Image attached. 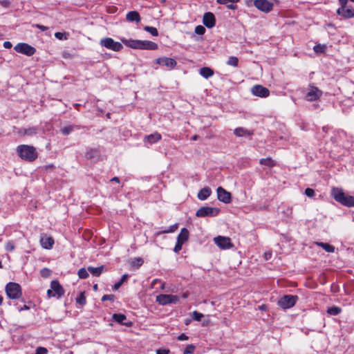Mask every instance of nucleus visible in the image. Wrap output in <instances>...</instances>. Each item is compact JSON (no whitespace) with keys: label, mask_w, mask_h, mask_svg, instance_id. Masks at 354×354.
<instances>
[{"label":"nucleus","mask_w":354,"mask_h":354,"mask_svg":"<svg viewBox=\"0 0 354 354\" xmlns=\"http://www.w3.org/2000/svg\"><path fill=\"white\" fill-rule=\"evenodd\" d=\"M331 195L337 202L342 205L349 207H354V197L346 195L342 189L333 187L331 189Z\"/></svg>","instance_id":"f257e3e1"},{"label":"nucleus","mask_w":354,"mask_h":354,"mask_svg":"<svg viewBox=\"0 0 354 354\" xmlns=\"http://www.w3.org/2000/svg\"><path fill=\"white\" fill-rule=\"evenodd\" d=\"M122 41L126 46L134 49L156 50L158 48L157 44L151 41L122 39Z\"/></svg>","instance_id":"f03ea898"},{"label":"nucleus","mask_w":354,"mask_h":354,"mask_svg":"<svg viewBox=\"0 0 354 354\" xmlns=\"http://www.w3.org/2000/svg\"><path fill=\"white\" fill-rule=\"evenodd\" d=\"M17 152L21 158L28 162L34 161L38 156L35 147L27 145L18 146Z\"/></svg>","instance_id":"7ed1b4c3"},{"label":"nucleus","mask_w":354,"mask_h":354,"mask_svg":"<svg viewBox=\"0 0 354 354\" xmlns=\"http://www.w3.org/2000/svg\"><path fill=\"white\" fill-rule=\"evenodd\" d=\"M5 290L7 296L11 299H17L22 295L20 285L14 282H9L6 286Z\"/></svg>","instance_id":"20e7f679"},{"label":"nucleus","mask_w":354,"mask_h":354,"mask_svg":"<svg viewBox=\"0 0 354 354\" xmlns=\"http://www.w3.org/2000/svg\"><path fill=\"white\" fill-rule=\"evenodd\" d=\"M297 299L296 295H284L278 301V305L283 309H288L295 305Z\"/></svg>","instance_id":"39448f33"},{"label":"nucleus","mask_w":354,"mask_h":354,"mask_svg":"<svg viewBox=\"0 0 354 354\" xmlns=\"http://www.w3.org/2000/svg\"><path fill=\"white\" fill-rule=\"evenodd\" d=\"M156 301L160 305L166 306L177 303L179 301V297L178 295L160 294L156 297Z\"/></svg>","instance_id":"423d86ee"},{"label":"nucleus","mask_w":354,"mask_h":354,"mask_svg":"<svg viewBox=\"0 0 354 354\" xmlns=\"http://www.w3.org/2000/svg\"><path fill=\"white\" fill-rule=\"evenodd\" d=\"M100 44L107 49L112 50L116 52L121 50L123 48L122 44L118 41H115L111 37H106L100 40Z\"/></svg>","instance_id":"0eeeda50"},{"label":"nucleus","mask_w":354,"mask_h":354,"mask_svg":"<svg viewBox=\"0 0 354 354\" xmlns=\"http://www.w3.org/2000/svg\"><path fill=\"white\" fill-rule=\"evenodd\" d=\"M219 212L220 209L218 208L203 206L197 210L196 216L198 217H213L216 216Z\"/></svg>","instance_id":"6e6552de"},{"label":"nucleus","mask_w":354,"mask_h":354,"mask_svg":"<svg viewBox=\"0 0 354 354\" xmlns=\"http://www.w3.org/2000/svg\"><path fill=\"white\" fill-rule=\"evenodd\" d=\"M15 50L19 53L31 56L35 54L36 50L34 47L26 43H19L15 46Z\"/></svg>","instance_id":"1a4fd4ad"},{"label":"nucleus","mask_w":354,"mask_h":354,"mask_svg":"<svg viewBox=\"0 0 354 354\" xmlns=\"http://www.w3.org/2000/svg\"><path fill=\"white\" fill-rule=\"evenodd\" d=\"M214 242L222 250L230 249L233 247V244L229 237L218 236L214 238Z\"/></svg>","instance_id":"9d476101"},{"label":"nucleus","mask_w":354,"mask_h":354,"mask_svg":"<svg viewBox=\"0 0 354 354\" xmlns=\"http://www.w3.org/2000/svg\"><path fill=\"white\" fill-rule=\"evenodd\" d=\"M254 5L263 12H269L273 9V3L268 0H254Z\"/></svg>","instance_id":"9b49d317"},{"label":"nucleus","mask_w":354,"mask_h":354,"mask_svg":"<svg viewBox=\"0 0 354 354\" xmlns=\"http://www.w3.org/2000/svg\"><path fill=\"white\" fill-rule=\"evenodd\" d=\"M251 92L254 95L260 97H266L270 95L269 90L260 84L253 86L251 88Z\"/></svg>","instance_id":"f8f14e48"},{"label":"nucleus","mask_w":354,"mask_h":354,"mask_svg":"<svg viewBox=\"0 0 354 354\" xmlns=\"http://www.w3.org/2000/svg\"><path fill=\"white\" fill-rule=\"evenodd\" d=\"M217 197H218V199L225 203V204H228L231 202L232 201V196H231V194L226 191L225 189H223V187H218L217 188Z\"/></svg>","instance_id":"ddd939ff"},{"label":"nucleus","mask_w":354,"mask_h":354,"mask_svg":"<svg viewBox=\"0 0 354 354\" xmlns=\"http://www.w3.org/2000/svg\"><path fill=\"white\" fill-rule=\"evenodd\" d=\"M322 95V91L315 86H311L306 95L308 101L313 102L319 99Z\"/></svg>","instance_id":"4468645a"},{"label":"nucleus","mask_w":354,"mask_h":354,"mask_svg":"<svg viewBox=\"0 0 354 354\" xmlns=\"http://www.w3.org/2000/svg\"><path fill=\"white\" fill-rule=\"evenodd\" d=\"M156 63L159 65L165 66L169 68H174L176 65V61L174 59L166 57L156 59Z\"/></svg>","instance_id":"2eb2a0df"},{"label":"nucleus","mask_w":354,"mask_h":354,"mask_svg":"<svg viewBox=\"0 0 354 354\" xmlns=\"http://www.w3.org/2000/svg\"><path fill=\"white\" fill-rule=\"evenodd\" d=\"M203 23L208 28H213L216 24L214 14L210 12H205L203 17Z\"/></svg>","instance_id":"dca6fc26"},{"label":"nucleus","mask_w":354,"mask_h":354,"mask_svg":"<svg viewBox=\"0 0 354 354\" xmlns=\"http://www.w3.org/2000/svg\"><path fill=\"white\" fill-rule=\"evenodd\" d=\"M50 288L54 292V295L58 298L61 297L64 294V290L62 286L57 281H52L50 283Z\"/></svg>","instance_id":"f3484780"},{"label":"nucleus","mask_w":354,"mask_h":354,"mask_svg":"<svg viewBox=\"0 0 354 354\" xmlns=\"http://www.w3.org/2000/svg\"><path fill=\"white\" fill-rule=\"evenodd\" d=\"M337 12L339 15L342 16L346 19H349L354 17V9L346 7L339 8L337 9Z\"/></svg>","instance_id":"a211bd4d"},{"label":"nucleus","mask_w":354,"mask_h":354,"mask_svg":"<svg viewBox=\"0 0 354 354\" xmlns=\"http://www.w3.org/2000/svg\"><path fill=\"white\" fill-rule=\"evenodd\" d=\"M41 245L47 250H50L54 245V239L51 236H44L40 239Z\"/></svg>","instance_id":"6ab92c4d"},{"label":"nucleus","mask_w":354,"mask_h":354,"mask_svg":"<svg viewBox=\"0 0 354 354\" xmlns=\"http://www.w3.org/2000/svg\"><path fill=\"white\" fill-rule=\"evenodd\" d=\"M161 138V135L159 133L156 132L154 133L146 136L144 138V141L148 142L149 144L152 145L159 141Z\"/></svg>","instance_id":"aec40b11"},{"label":"nucleus","mask_w":354,"mask_h":354,"mask_svg":"<svg viewBox=\"0 0 354 354\" xmlns=\"http://www.w3.org/2000/svg\"><path fill=\"white\" fill-rule=\"evenodd\" d=\"M126 19L129 22L138 23L140 21V16L137 11H130L126 15Z\"/></svg>","instance_id":"412c9836"},{"label":"nucleus","mask_w":354,"mask_h":354,"mask_svg":"<svg viewBox=\"0 0 354 354\" xmlns=\"http://www.w3.org/2000/svg\"><path fill=\"white\" fill-rule=\"evenodd\" d=\"M113 319L119 323V324H122L123 325H125L127 326H129L131 325V322H124V320L127 319V317L124 315L123 314H117V313H115L113 315Z\"/></svg>","instance_id":"4be33fe9"},{"label":"nucleus","mask_w":354,"mask_h":354,"mask_svg":"<svg viewBox=\"0 0 354 354\" xmlns=\"http://www.w3.org/2000/svg\"><path fill=\"white\" fill-rule=\"evenodd\" d=\"M211 193V189L208 187H205L199 191L198 198L201 201H205L210 196Z\"/></svg>","instance_id":"5701e85b"},{"label":"nucleus","mask_w":354,"mask_h":354,"mask_svg":"<svg viewBox=\"0 0 354 354\" xmlns=\"http://www.w3.org/2000/svg\"><path fill=\"white\" fill-rule=\"evenodd\" d=\"M234 133L238 137L250 136L253 134L252 131L243 127L236 128L234 130Z\"/></svg>","instance_id":"b1692460"},{"label":"nucleus","mask_w":354,"mask_h":354,"mask_svg":"<svg viewBox=\"0 0 354 354\" xmlns=\"http://www.w3.org/2000/svg\"><path fill=\"white\" fill-rule=\"evenodd\" d=\"M189 238V231L186 228H183L180 230V234L177 237V241L182 243H184L188 240Z\"/></svg>","instance_id":"393cba45"},{"label":"nucleus","mask_w":354,"mask_h":354,"mask_svg":"<svg viewBox=\"0 0 354 354\" xmlns=\"http://www.w3.org/2000/svg\"><path fill=\"white\" fill-rule=\"evenodd\" d=\"M199 73L205 79H208L214 75V71L209 67H203L200 69Z\"/></svg>","instance_id":"a878e982"},{"label":"nucleus","mask_w":354,"mask_h":354,"mask_svg":"<svg viewBox=\"0 0 354 354\" xmlns=\"http://www.w3.org/2000/svg\"><path fill=\"white\" fill-rule=\"evenodd\" d=\"M104 270V266L94 268L89 266L88 267V271L94 277H99Z\"/></svg>","instance_id":"bb28decb"},{"label":"nucleus","mask_w":354,"mask_h":354,"mask_svg":"<svg viewBox=\"0 0 354 354\" xmlns=\"http://www.w3.org/2000/svg\"><path fill=\"white\" fill-rule=\"evenodd\" d=\"M80 127L77 125H68L66 127H64L60 129L61 133L64 135L67 136L70 134L71 132H73L75 129H79Z\"/></svg>","instance_id":"cd10ccee"},{"label":"nucleus","mask_w":354,"mask_h":354,"mask_svg":"<svg viewBox=\"0 0 354 354\" xmlns=\"http://www.w3.org/2000/svg\"><path fill=\"white\" fill-rule=\"evenodd\" d=\"M38 128L36 127H32L27 129H23L20 130V133H23V135L26 136H33L37 133Z\"/></svg>","instance_id":"c85d7f7f"},{"label":"nucleus","mask_w":354,"mask_h":354,"mask_svg":"<svg viewBox=\"0 0 354 354\" xmlns=\"http://www.w3.org/2000/svg\"><path fill=\"white\" fill-rule=\"evenodd\" d=\"M316 244L322 248L324 250H326L328 252H335V247L332 245L322 242H317Z\"/></svg>","instance_id":"c756f323"},{"label":"nucleus","mask_w":354,"mask_h":354,"mask_svg":"<svg viewBox=\"0 0 354 354\" xmlns=\"http://www.w3.org/2000/svg\"><path fill=\"white\" fill-rule=\"evenodd\" d=\"M260 164L268 166V167H273L275 165L274 161L270 158H261L259 161Z\"/></svg>","instance_id":"7c9ffc66"},{"label":"nucleus","mask_w":354,"mask_h":354,"mask_svg":"<svg viewBox=\"0 0 354 354\" xmlns=\"http://www.w3.org/2000/svg\"><path fill=\"white\" fill-rule=\"evenodd\" d=\"M342 309L337 306H332L328 308L327 313L331 315H337L340 313Z\"/></svg>","instance_id":"2f4dec72"},{"label":"nucleus","mask_w":354,"mask_h":354,"mask_svg":"<svg viewBox=\"0 0 354 354\" xmlns=\"http://www.w3.org/2000/svg\"><path fill=\"white\" fill-rule=\"evenodd\" d=\"M128 274L122 275L120 280L115 283L113 286V290H118L122 286V284L128 279Z\"/></svg>","instance_id":"473e14b6"},{"label":"nucleus","mask_w":354,"mask_h":354,"mask_svg":"<svg viewBox=\"0 0 354 354\" xmlns=\"http://www.w3.org/2000/svg\"><path fill=\"white\" fill-rule=\"evenodd\" d=\"M238 62H239L238 58L236 57L232 56V57H229V59L227 62V64L230 66L236 67L238 66Z\"/></svg>","instance_id":"72a5a7b5"},{"label":"nucleus","mask_w":354,"mask_h":354,"mask_svg":"<svg viewBox=\"0 0 354 354\" xmlns=\"http://www.w3.org/2000/svg\"><path fill=\"white\" fill-rule=\"evenodd\" d=\"M88 269L81 268L78 271V276L80 279H86L88 277Z\"/></svg>","instance_id":"f704fd0d"},{"label":"nucleus","mask_w":354,"mask_h":354,"mask_svg":"<svg viewBox=\"0 0 354 354\" xmlns=\"http://www.w3.org/2000/svg\"><path fill=\"white\" fill-rule=\"evenodd\" d=\"M144 30L145 31L151 33L153 36H158V30L156 28H154V27L145 26L144 28Z\"/></svg>","instance_id":"c9c22d12"},{"label":"nucleus","mask_w":354,"mask_h":354,"mask_svg":"<svg viewBox=\"0 0 354 354\" xmlns=\"http://www.w3.org/2000/svg\"><path fill=\"white\" fill-rule=\"evenodd\" d=\"M313 49L315 53H324L325 51V50L326 49V46L318 44V45L315 46Z\"/></svg>","instance_id":"e433bc0d"},{"label":"nucleus","mask_w":354,"mask_h":354,"mask_svg":"<svg viewBox=\"0 0 354 354\" xmlns=\"http://www.w3.org/2000/svg\"><path fill=\"white\" fill-rule=\"evenodd\" d=\"M76 301L80 305H84L86 304V297L83 292H80V295L76 299Z\"/></svg>","instance_id":"4c0bfd02"},{"label":"nucleus","mask_w":354,"mask_h":354,"mask_svg":"<svg viewBox=\"0 0 354 354\" xmlns=\"http://www.w3.org/2000/svg\"><path fill=\"white\" fill-rule=\"evenodd\" d=\"M142 263H143V260L141 258H134L131 261V265L133 266H136L138 268L141 266L142 265Z\"/></svg>","instance_id":"58836bf2"},{"label":"nucleus","mask_w":354,"mask_h":354,"mask_svg":"<svg viewBox=\"0 0 354 354\" xmlns=\"http://www.w3.org/2000/svg\"><path fill=\"white\" fill-rule=\"evenodd\" d=\"M194 349L195 346L193 344H189L185 348L183 354H192L194 353Z\"/></svg>","instance_id":"ea45409f"},{"label":"nucleus","mask_w":354,"mask_h":354,"mask_svg":"<svg viewBox=\"0 0 354 354\" xmlns=\"http://www.w3.org/2000/svg\"><path fill=\"white\" fill-rule=\"evenodd\" d=\"M203 317V315L201 313L197 311H194L192 313V318L196 321H201Z\"/></svg>","instance_id":"a19ab883"},{"label":"nucleus","mask_w":354,"mask_h":354,"mask_svg":"<svg viewBox=\"0 0 354 354\" xmlns=\"http://www.w3.org/2000/svg\"><path fill=\"white\" fill-rule=\"evenodd\" d=\"M15 244L12 241H8L6 245H5V249L6 251H8V252H12L15 250Z\"/></svg>","instance_id":"79ce46f5"},{"label":"nucleus","mask_w":354,"mask_h":354,"mask_svg":"<svg viewBox=\"0 0 354 354\" xmlns=\"http://www.w3.org/2000/svg\"><path fill=\"white\" fill-rule=\"evenodd\" d=\"M205 32V28L203 26L199 25L195 28V32L199 35H203Z\"/></svg>","instance_id":"37998d69"},{"label":"nucleus","mask_w":354,"mask_h":354,"mask_svg":"<svg viewBox=\"0 0 354 354\" xmlns=\"http://www.w3.org/2000/svg\"><path fill=\"white\" fill-rule=\"evenodd\" d=\"M178 227V224H174L173 225H171L168 229L165 230L163 231L164 233H171L175 232Z\"/></svg>","instance_id":"c03bdc74"},{"label":"nucleus","mask_w":354,"mask_h":354,"mask_svg":"<svg viewBox=\"0 0 354 354\" xmlns=\"http://www.w3.org/2000/svg\"><path fill=\"white\" fill-rule=\"evenodd\" d=\"M240 0H216L218 4L226 5L230 3H238Z\"/></svg>","instance_id":"a18cd8bd"},{"label":"nucleus","mask_w":354,"mask_h":354,"mask_svg":"<svg viewBox=\"0 0 354 354\" xmlns=\"http://www.w3.org/2000/svg\"><path fill=\"white\" fill-rule=\"evenodd\" d=\"M50 274H51V271L48 268H43L41 270V275L43 277L47 278L50 275Z\"/></svg>","instance_id":"49530a36"},{"label":"nucleus","mask_w":354,"mask_h":354,"mask_svg":"<svg viewBox=\"0 0 354 354\" xmlns=\"http://www.w3.org/2000/svg\"><path fill=\"white\" fill-rule=\"evenodd\" d=\"M48 350L44 347H38L36 349L35 354H47Z\"/></svg>","instance_id":"de8ad7c7"},{"label":"nucleus","mask_w":354,"mask_h":354,"mask_svg":"<svg viewBox=\"0 0 354 354\" xmlns=\"http://www.w3.org/2000/svg\"><path fill=\"white\" fill-rule=\"evenodd\" d=\"M115 298V296L113 295H103V297H102V301H113Z\"/></svg>","instance_id":"09e8293b"},{"label":"nucleus","mask_w":354,"mask_h":354,"mask_svg":"<svg viewBox=\"0 0 354 354\" xmlns=\"http://www.w3.org/2000/svg\"><path fill=\"white\" fill-rule=\"evenodd\" d=\"M305 194L308 197H313L315 195V191L311 188H306L305 190Z\"/></svg>","instance_id":"8fccbe9b"},{"label":"nucleus","mask_w":354,"mask_h":354,"mask_svg":"<svg viewBox=\"0 0 354 354\" xmlns=\"http://www.w3.org/2000/svg\"><path fill=\"white\" fill-rule=\"evenodd\" d=\"M183 245V243H182L180 242H178L177 241L176 244V245L174 247V252L177 253L180 250H181Z\"/></svg>","instance_id":"3c124183"},{"label":"nucleus","mask_w":354,"mask_h":354,"mask_svg":"<svg viewBox=\"0 0 354 354\" xmlns=\"http://www.w3.org/2000/svg\"><path fill=\"white\" fill-rule=\"evenodd\" d=\"M236 3H227L226 4V7L228 8V9H230V10H235L236 8V5H235Z\"/></svg>","instance_id":"603ef678"},{"label":"nucleus","mask_w":354,"mask_h":354,"mask_svg":"<svg viewBox=\"0 0 354 354\" xmlns=\"http://www.w3.org/2000/svg\"><path fill=\"white\" fill-rule=\"evenodd\" d=\"M178 339L180 341L187 340L188 337L185 333H182L178 337Z\"/></svg>","instance_id":"864d4df0"},{"label":"nucleus","mask_w":354,"mask_h":354,"mask_svg":"<svg viewBox=\"0 0 354 354\" xmlns=\"http://www.w3.org/2000/svg\"><path fill=\"white\" fill-rule=\"evenodd\" d=\"M12 46V44L10 41H6L3 43V47L6 48H11Z\"/></svg>","instance_id":"5fc2aeb1"},{"label":"nucleus","mask_w":354,"mask_h":354,"mask_svg":"<svg viewBox=\"0 0 354 354\" xmlns=\"http://www.w3.org/2000/svg\"><path fill=\"white\" fill-rule=\"evenodd\" d=\"M169 350H166V349H159L156 351V354H168L169 353Z\"/></svg>","instance_id":"6e6d98bb"},{"label":"nucleus","mask_w":354,"mask_h":354,"mask_svg":"<svg viewBox=\"0 0 354 354\" xmlns=\"http://www.w3.org/2000/svg\"><path fill=\"white\" fill-rule=\"evenodd\" d=\"M339 2L341 5V8H344V7H346L348 0H339Z\"/></svg>","instance_id":"4d7b16f0"},{"label":"nucleus","mask_w":354,"mask_h":354,"mask_svg":"<svg viewBox=\"0 0 354 354\" xmlns=\"http://www.w3.org/2000/svg\"><path fill=\"white\" fill-rule=\"evenodd\" d=\"M47 294H48V297H56L55 295H54V292L53 290L50 288L49 290H48L47 291Z\"/></svg>","instance_id":"13d9d810"},{"label":"nucleus","mask_w":354,"mask_h":354,"mask_svg":"<svg viewBox=\"0 0 354 354\" xmlns=\"http://www.w3.org/2000/svg\"><path fill=\"white\" fill-rule=\"evenodd\" d=\"M36 27L38 28L39 29H40L42 31H45V30H46L48 29V27L44 26L43 25H39V24H37Z\"/></svg>","instance_id":"bf43d9fd"},{"label":"nucleus","mask_w":354,"mask_h":354,"mask_svg":"<svg viewBox=\"0 0 354 354\" xmlns=\"http://www.w3.org/2000/svg\"><path fill=\"white\" fill-rule=\"evenodd\" d=\"M55 36L57 38H58V39H61L62 38V33H61V32H56V33L55 34Z\"/></svg>","instance_id":"052dcab7"},{"label":"nucleus","mask_w":354,"mask_h":354,"mask_svg":"<svg viewBox=\"0 0 354 354\" xmlns=\"http://www.w3.org/2000/svg\"><path fill=\"white\" fill-rule=\"evenodd\" d=\"M160 289L162 290H165V282H160Z\"/></svg>","instance_id":"680f3d73"},{"label":"nucleus","mask_w":354,"mask_h":354,"mask_svg":"<svg viewBox=\"0 0 354 354\" xmlns=\"http://www.w3.org/2000/svg\"><path fill=\"white\" fill-rule=\"evenodd\" d=\"M28 309H29V307L26 305H24L23 307L19 308V311H21L24 310H28Z\"/></svg>","instance_id":"e2e57ef3"},{"label":"nucleus","mask_w":354,"mask_h":354,"mask_svg":"<svg viewBox=\"0 0 354 354\" xmlns=\"http://www.w3.org/2000/svg\"><path fill=\"white\" fill-rule=\"evenodd\" d=\"M272 254L270 252H266L265 257L266 259H268L271 257Z\"/></svg>","instance_id":"0e129e2a"},{"label":"nucleus","mask_w":354,"mask_h":354,"mask_svg":"<svg viewBox=\"0 0 354 354\" xmlns=\"http://www.w3.org/2000/svg\"><path fill=\"white\" fill-rule=\"evenodd\" d=\"M161 282L160 280L158 279H153L152 281V286H154L155 284H156L157 283H160Z\"/></svg>","instance_id":"69168bd1"},{"label":"nucleus","mask_w":354,"mask_h":354,"mask_svg":"<svg viewBox=\"0 0 354 354\" xmlns=\"http://www.w3.org/2000/svg\"><path fill=\"white\" fill-rule=\"evenodd\" d=\"M111 181H113V182H116V183H120V179L118 178V177H113Z\"/></svg>","instance_id":"338daca9"},{"label":"nucleus","mask_w":354,"mask_h":354,"mask_svg":"<svg viewBox=\"0 0 354 354\" xmlns=\"http://www.w3.org/2000/svg\"><path fill=\"white\" fill-rule=\"evenodd\" d=\"M198 136H197V135H194V136L192 138V140H198Z\"/></svg>","instance_id":"774afa93"}]
</instances>
